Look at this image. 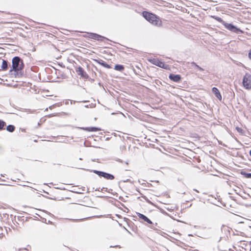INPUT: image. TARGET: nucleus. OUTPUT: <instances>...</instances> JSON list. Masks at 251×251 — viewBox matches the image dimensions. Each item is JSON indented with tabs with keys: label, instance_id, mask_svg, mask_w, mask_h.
<instances>
[{
	"label": "nucleus",
	"instance_id": "1",
	"mask_svg": "<svg viewBox=\"0 0 251 251\" xmlns=\"http://www.w3.org/2000/svg\"><path fill=\"white\" fill-rule=\"evenodd\" d=\"M142 16L146 20L155 26L159 27L162 25L160 19L154 14L147 11H143Z\"/></svg>",
	"mask_w": 251,
	"mask_h": 251
},
{
	"label": "nucleus",
	"instance_id": "2",
	"mask_svg": "<svg viewBox=\"0 0 251 251\" xmlns=\"http://www.w3.org/2000/svg\"><path fill=\"white\" fill-rule=\"evenodd\" d=\"M12 67L10 68L9 72L14 71L18 73L24 69V64L23 60L20 57L15 56L13 57L12 60Z\"/></svg>",
	"mask_w": 251,
	"mask_h": 251
},
{
	"label": "nucleus",
	"instance_id": "3",
	"mask_svg": "<svg viewBox=\"0 0 251 251\" xmlns=\"http://www.w3.org/2000/svg\"><path fill=\"white\" fill-rule=\"evenodd\" d=\"M243 85L246 89H251V75L246 73L243 77Z\"/></svg>",
	"mask_w": 251,
	"mask_h": 251
},
{
	"label": "nucleus",
	"instance_id": "4",
	"mask_svg": "<svg viewBox=\"0 0 251 251\" xmlns=\"http://www.w3.org/2000/svg\"><path fill=\"white\" fill-rule=\"evenodd\" d=\"M225 28H226L228 30L231 32L235 33L236 34L243 33V31L241 30L240 28L237 27L231 24H229L227 23H224V25Z\"/></svg>",
	"mask_w": 251,
	"mask_h": 251
},
{
	"label": "nucleus",
	"instance_id": "5",
	"mask_svg": "<svg viewBox=\"0 0 251 251\" xmlns=\"http://www.w3.org/2000/svg\"><path fill=\"white\" fill-rule=\"evenodd\" d=\"M150 62L152 64L156 66H157L160 68H166L165 64L163 62H162L161 61L158 59L153 58L152 59L150 60Z\"/></svg>",
	"mask_w": 251,
	"mask_h": 251
},
{
	"label": "nucleus",
	"instance_id": "6",
	"mask_svg": "<svg viewBox=\"0 0 251 251\" xmlns=\"http://www.w3.org/2000/svg\"><path fill=\"white\" fill-rule=\"evenodd\" d=\"M169 78L173 80L175 82H178L180 81L181 79V76L179 75H174V74H170L169 76Z\"/></svg>",
	"mask_w": 251,
	"mask_h": 251
},
{
	"label": "nucleus",
	"instance_id": "7",
	"mask_svg": "<svg viewBox=\"0 0 251 251\" xmlns=\"http://www.w3.org/2000/svg\"><path fill=\"white\" fill-rule=\"evenodd\" d=\"M8 69V62L3 59L1 60L0 71H6Z\"/></svg>",
	"mask_w": 251,
	"mask_h": 251
},
{
	"label": "nucleus",
	"instance_id": "8",
	"mask_svg": "<svg viewBox=\"0 0 251 251\" xmlns=\"http://www.w3.org/2000/svg\"><path fill=\"white\" fill-rule=\"evenodd\" d=\"M90 37L99 41H102L105 38L96 33H90Z\"/></svg>",
	"mask_w": 251,
	"mask_h": 251
},
{
	"label": "nucleus",
	"instance_id": "9",
	"mask_svg": "<svg viewBox=\"0 0 251 251\" xmlns=\"http://www.w3.org/2000/svg\"><path fill=\"white\" fill-rule=\"evenodd\" d=\"M137 214L140 219H142L144 221L146 222L149 224H152V222L144 215L141 214L140 213H137Z\"/></svg>",
	"mask_w": 251,
	"mask_h": 251
},
{
	"label": "nucleus",
	"instance_id": "10",
	"mask_svg": "<svg viewBox=\"0 0 251 251\" xmlns=\"http://www.w3.org/2000/svg\"><path fill=\"white\" fill-rule=\"evenodd\" d=\"M212 92L215 94V96L219 100H222V96L219 91V90L216 88L213 87L212 89Z\"/></svg>",
	"mask_w": 251,
	"mask_h": 251
},
{
	"label": "nucleus",
	"instance_id": "11",
	"mask_svg": "<svg viewBox=\"0 0 251 251\" xmlns=\"http://www.w3.org/2000/svg\"><path fill=\"white\" fill-rule=\"evenodd\" d=\"M76 71L77 73V74L79 75H81L82 77H85L87 75L86 72L84 71L83 69L81 67H78Z\"/></svg>",
	"mask_w": 251,
	"mask_h": 251
},
{
	"label": "nucleus",
	"instance_id": "12",
	"mask_svg": "<svg viewBox=\"0 0 251 251\" xmlns=\"http://www.w3.org/2000/svg\"><path fill=\"white\" fill-rule=\"evenodd\" d=\"M101 176L103 177L104 178L109 179V180H113L114 179V176L112 175H111L110 174H108L105 172H103L102 175Z\"/></svg>",
	"mask_w": 251,
	"mask_h": 251
},
{
	"label": "nucleus",
	"instance_id": "13",
	"mask_svg": "<svg viewBox=\"0 0 251 251\" xmlns=\"http://www.w3.org/2000/svg\"><path fill=\"white\" fill-rule=\"evenodd\" d=\"M82 128L87 131H97L100 130V128L95 127H89Z\"/></svg>",
	"mask_w": 251,
	"mask_h": 251
},
{
	"label": "nucleus",
	"instance_id": "14",
	"mask_svg": "<svg viewBox=\"0 0 251 251\" xmlns=\"http://www.w3.org/2000/svg\"><path fill=\"white\" fill-rule=\"evenodd\" d=\"M98 62L99 64L101 65V66H103L105 68H110V66L102 60L100 59V60L98 61Z\"/></svg>",
	"mask_w": 251,
	"mask_h": 251
},
{
	"label": "nucleus",
	"instance_id": "15",
	"mask_svg": "<svg viewBox=\"0 0 251 251\" xmlns=\"http://www.w3.org/2000/svg\"><path fill=\"white\" fill-rule=\"evenodd\" d=\"M114 69L122 72L124 70V67L122 65L117 64L115 66Z\"/></svg>",
	"mask_w": 251,
	"mask_h": 251
},
{
	"label": "nucleus",
	"instance_id": "16",
	"mask_svg": "<svg viewBox=\"0 0 251 251\" xmlns=\"http://www.w3.org/2000/svg\"><path fill=\"white\" fill-rule=\"evenodd\" d=\"M211 17L219 22L221 23L223 25H224V23H226V22L224 21L223 19L220 17L216 16H211Z\"/></svg>",
	"mask_w": 251,
	"mask_h": 251
},
{
	"label": "nucleus",
	"instance_id": "17",
	"mask_svg": "<svg viewBox=\"0 0 251 251\" xmlns=\"http://www.w3.org/2000/svg\"><path fill=\"white\" fill-rule=\"evenodd\" d=\"M15 126L13 125H9L7 126L6 129L9 132H13L15 130Z\"/></svg>",
	"mask_w": 251,
	"mask_h": 251
},
{
	"label": "nucleus",
	"instance_id": "18",
	"mask_svg": "<svg viewBox=\"0 0 251 251\" xmlns=\"http://www.w3.org/2000/svg\"><path fill=\"white\" fill-rule=\"evenodd\" d=\"M93 172L100 176H101L103 173V172L99 171L97 170H94Z\"/></svg>",
	"mask_w": 251,
	"mask_h": 251
},
{
	"label": "nucleus",
	"instance_id": "19",
	"mask_svg": "<svg viewBox=\"0 0 251 251\" xmlns=\"http://www.w3.org/2000/svg\"><path fill=\"white\" fill-rule=\"evenodd\" d=\"M93 172L100 176H101L103 173V172L99 171L97 170H94Z\"/></svg>",
	"mask_w": 251,
	"mask_h": 251
},
{
	"label": "nucleus",
	"instance_id": "20",
	"mask_svg": "<svg viewBox=\"0 0 251 251\" xmlns=\"http://www.w3.org/2000/svg\"><path fill=\"white\" fill-rule=\"evenodd\" d=\"M243 175L246 178H251V173H244L243 174Z\"/></svg>",
	"mask_w": 251,
	"mask_h": 251
},
{
	"label": "nucleus",
	"instance_id": "21",
	"mask_svg": "<svg viewBox=\"0 0 251 251\" xmlns=\"http://www.w3.org/2000/svg\"><path fill=\"white\" fill-rule=\"evenodd\" d=\"M4 126L5 123L2 121L0 120V129H2Z\"/></svg>",
	"mask_w": 251,
	"mask_h": 251
},
{
	"label": "nucleus",
	"instance_id": "22",
	"mask_svg": "<svg viewBox=\"0 0 251 251\" xmlns=\"http://www.w3.org/2000/svg\"><path fill=\"white\" fill-rule=\"evenodd\" d=\"M236 129L239 133H240L242 134H243V130L241 128L239 127H236Z\"/></svg>",
	"mask_w": 251,
	"mask_h": 251
},
{
	"label": "nucleus",
	"instance_id": "23",
	"mask_svg": "<svg viewBox=\"0 0 251 251\" xmlns=\"http://www.w3.org/2000/svg\"><path fill=\"white\" fill-rule=\"evenodd\" d=\"M0 230L1 231L3 230V228L2 227H0ZM4 236V233H3V232H0V239H2Z\"/></svg>",
	"mask_w": 251,
	"mask_h": 251
},
{
	"label": "nucleus",
	"instance_id": "24",
	"mask_svg": "<svg viewBox=\"0 0 251 251\" xmlns=\"http://www.w3.org/2000/svg\"><path fill=\"white\" fill-rule=\"evenodd\" d=\"M195 67L196 68H197L201 71H203V69L201 67L199 66H198V65H197Z\"/></svg>",
	"mask_w": 251,
	"mask_h": 251
},
{
	"label": "nucleus",
	"instance_id": "25",
	"mask_svg": "<svg viewBox=\"0 0 251 251\" xmlns=\"http://www.w3.org/2000/svg\"><path fill=\"white\" fill-rule=\"evenodd\" d=\"M249 57L250 59H251V50H250L249 52Z\"/></svg>",
	"mask_w": 251,
	"mask_h": 251
},
{
	"label": "nucleus",
	"instance_id": "26",
	"mask_svg": "<svg viewBox=\"0 0 251 251\" xmlns=\"http://www.w3.org/2000/svg\"><path fill=\"white\" fill-rule=\"evenodd\" d=\"M191 64H192V65H194L195 66H196L197 65L196 63H195L194 62H192Z\"/></svg>",
	"mask_w": 251,
	"mask_h": 251
},
{
	"label": "nucleus",
	"instance_id": "27",
	"mask_svg": "<svg viewBox=\"0 0 251 251\" xmlns=\"http://www.w3.org/2000/svg\"><path fill=\"white\" fill-rule=\"evenodd\" d=\"M53 105L50 106L49 107V108L51 109L53 108Z\"/></svg>",
	"mask_w": 251,
	"mask_h": 251
},
{
	"label": "nucleus",
	"instance_id": "28",
	"mask_svg": "<svg viewBox=\"0 0 251 251\" xmlns=\"http://www.w3.org/2000/svg\"><path fill=\"white\" fill-rule=\"evenodd\" d=\"M250 155L251 156V150L250 151Z\"/></svg>",
	"mask_w": 251,
	"mask_h": 251
},
{
	"label": "nucleus",
	"instance_id": "29",
	"mask_svg": "<svg viewBox=\"0 0 251 251\" xmlns=\"http://www.w3.org/2000/svg\"><path fill=\"white\" fill-rule=\"evenodd\" d=\"M82 102H87V101H82Z\"/></svg>",
	"mask_w": 251,
	"mask_h": 251
},
{
	"label": "nucleus",
	"instance_id": "30",
	"mask_svg": "<svg viewBox=\"0 0 251 251\" xmlns=\"http://www.w3.org/2000/svg\"><path fill=\"white\" fill-rule=\"evenodd\" d=\"M194 190H195V191H197V192H198V191H197V190H195V189H194Z\"/></svg>",
	"mask_w": 251,
	"mask_h": 251
}]
</instances>
